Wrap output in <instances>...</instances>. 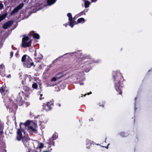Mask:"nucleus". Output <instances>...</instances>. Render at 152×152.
I'll return each mask as SVG.
<instances>
[{
  "instance_id": "f257e3e1",
  "label": "nucleus",
  "mask_w": 152,
  "mask_h": 152,
  "mask_svg": "<svg viewBox=\"0 0 152 152\" xmlns=\"http://www.w3.org/2000/svg\"><path fill=\"white\" fill-rule=\"evenodd\" d=\"M25 92L24 93L23 91H22L19 93L16 100V103H13L14 102H12V101L9 98H7V99L9 100L10 102L9 104H7V103H5V104L7 109L10 108V111H12L16 109L17 108V105L20 106L22 105L24 102L22 100V96L24 94L26 95H27L32 92L31 90H30L29 88H27Z\"/></svg>"
},
{
  "instance_id": "f03ea898",
  "label": "nucleus",
  "mask_w": 152,
  "mask_h": 152,
  "mask_svg": "<svg viewBox=\"0 0 152 152\" xmlns=\"http://www.w3.org/2000/svg\"><path fill=\"white\" fill-rule=\"evenodd\" d=\"M80 61H81V66L83 69L86 72H88L91 67L90 64L93 63H99L101 61L100 59L96 61L94 60L90 55H85L81 58L79 59Z\"/></svg>"
},
{
  "instance_id": "7ed1b4c3",
  "label": "nucleus",
  "mask_w": 152,
  "mask_h": 152,
  "mask_svg": "<svg viewBox=\"0 0 152 152\" xmlns=\"http://www.w3.org/2000/svg\"><path fill=\"white\" fill-rule=\"evenodd\" d=\"M20 126L21 128L23 127L25 129H27L28 132L31 134L37 133V125L32 121L28 120L24 124L20 123Z\"/></svg>"
},
{
  "instance_id": "20e7f679",
  "label": "nucleus",
  "mask_w": 152,
  "mask_h": 152,
  "mask_svg": "<svg viewBox=\"0 0 152 152\" xmlns=\"http://www.w3.org/2000/svg\"><path fill=\"white\" fill-rule=\"evenodd\" d=\"M18 129L17 132V139L18 141L22 140L24 146L28 148L29 144L30 138L25 134V129L23 127Z\"/></svg>"
},
{
  "instance_id": "39448f33",
  "label": "nucleus",
  "mask_w": 152,
  "mask_h": 152,
  "mask_svg": "<svg viewBox=\"0 0 152 152\" xmlns=\"http://www.w3.org/2000/svg\"><path fill=\"white\" fill-rule=\"evenodd\" d=\"M124 80L123 77H113V80L116 91L121 94L123 85L122 82Z\"/></svg>"
},
{
  "instance_id": "423d86ee",
  "label": "nucleus",
  "mask_w": 152,
  "mask_h": 152,
  "mask_svg": "<svg viewBox=\"0 0 152 152\" xmlns=\"http://www.w3.org/2000/svg\"><path fill=\"white\" fill-rule=\"evenodd\" d=\"M23 65L26 67L30 68L34 65V63L31 59L26 55H23L21 59Z\"/></svg>"
},
{
  "instance_id": "0eeeda50",
  "label": "nucleus",
  "mask_w": 152,
  "mask_h": 152,
  "mask_svg": "<svg viewBox=\"0 0 152 152\" xmlns=\"http://www.w3.org/2000/svg\"><path fill=\"white\" fill-rule=\"evenodd\" d=\"M32 43V40H29V37L25 36L22 39V46L23 48H26L29 46Z\"/></svg>"
},
{
  "instance_id": "6e6552de",
  "label": "nucleus",
  "mask_w": 152,
  "mask_h": 152,
  "mask_svg": "<svg viewBox=\"0 0 152 152\" xmlns=\"http://www.w3.org/2000/svg\"><path fill=\"white\" fill-rule=\"evenodd\" d=\"M67 15L68 18V23L70 26L72 28L74 25L77 24L75 21V16L73 18L72 15L71 13H68Z\"/></svg>"
},
{
  "instance_id": "1a4fd4ad",
  "label": "nucleus",
  "mask_w": 152,
  "mask_h": 152,
  "mask_svg": "<svg viewBox=\"0 0 152 152\" xmlns=\"http://www.w3.org/2000/svg\"><path fill=\"white\" fill-rule=\"evenodd\" d=\"M23 6L24 4L23 3L20 4L11 12L10 15H12L17 13Z\"/></svg>"
},
{
  "instance_id": "9d476101",
  "label": "nucleus",
  "mask_w": 152,
  "mask_h": 152,
  "mask_svg": "<svg viewBox=\"0 0 152 152\" xmlns=\"http://www.w3.org/2000/svg\"><path fill=\"white\" fill-rule=\"evenodd\" d=\"M52 104L51 102H48L46 104L43 103L42 105L43 109L46 111H48L51 109V106Z\"/></svg>"
},
{
  "instance_id": "9b49d317",
  "label": "nucleus",
  "mask_w": 152,
  "mask_h": 152,
  "mask_svg": "<svg viewBox=\"0 0 152 152\" xmlns=\"http://www.w3.org/2000/svg\"><path fill=\"white\" fill-rule=\"evenodd\" d=\"M76 77V80L75 82L76 83H79L80 85H83V83L82 82L84 81L85 78L84 77Z\"/></svg>"
},
{
  "instance_id": "f8f14e48",
  "label": "nucleus",
  "mask_w": 152,
  "mask_h": 152,
  "mask_svg": "<svg viewBox=\"0 0 152 152\" xmlns=\"http://www.w3.org/2000/svg\"><path fill=\"white\" fill-rule=\"evenodd\" d=\"M34 56L35 59L37 62L39 61L41 59H42L43 57V55L39 53L38 55L36 51H35Z\"/></svg>"
},
{
  "instance_id": "ddd939ff",
  "label": "nucleus",
  "mask_w": 152,
  "mask_h": 152,
  "mask_svg": "<svg viewBox=\"0 0 152 152\" xmlns=\"http://www.w3.org/2000/svg\"><path fill=\"white\" fill-rule=\"evenodd\" d=\"M5 86H3L0 89V92L1 93L2 95L4 96L5 94H8V91L7 90L5 89ZM2 98H4V96H3Z\"/></svg>"
},
{
  "instance_id": "4468645a",
  "label": "nucleus",
  "mask_w": 152,
  "mask_h": 152,
  "mask_svg": "<svg viewBox=\"0 0 152 152\" xmlns=\"http://www.w3.org/2000/svg\"><path fill=\"white\" fill-rule=\"evenodd\" d=\"M13 21L12 20L7 22L3 25V28L4 29H6L8 27L11 26L13 23Z\"/></svg>"
},
{
  "instance_id": "2eb2a0df",
  "label": "nucleus",
  "mask_w": 152,
  "mask_h": 152,
  "mask_svg": "<svg viewBox=\"0 0 152 152\" xmlns=\"http://www.w3.org/2000/svg\"><path fill=\"white\" fill-rule=\"evenodd\" d=\"M4 66L3 64H1L0 65V72L1 75V76H4V75H5L4 72Z\"/></svg>"
},
{
  "instance_id": "dca6fc26",
  "label": "nucleus",
  "mask_w": 152,
  "mask_h": 152,
  "mask_svg": "<svg viewBox=\"0 0 152 152\" xmlns=\"http://www.w3.org/2000/svg\"><path fill=\"white\" fill-rule=\"evenodd\" d=\"M112 74L113 76H119L122 75L119 70L113 71Z\"/></svg>"
},
{
  "instance_id": "f3484780",
  "label": "nucleus",
  "mask_w": 152,
  "mask_h": 152,
  "mask_svg": "<svg viewBox=\"0 0 152 152\" xmlns=\"http://www.w3.org/2000/svg\"><path fill=\"white\" fill-rule=\"evenodd\" d=\"M54 140H53V139L51 137L48 140L47 143L48 144L54 146V142L53 141Z\"/></svg>"
},
{
  "instance_id": "a211bd4d",
  "label": "nucleus",
  "mask_w": 152,
  "mask_h": 152,
  "mask_svg": "<svg viewBox=\"0 0 152 152\" xmlns=\"http://www.w3.org/2000/svg\"><path fill=\"white\" fill-rule=\"evenodd\" d=\"M31 35H33L34 38L37 39H39L40 38V36L39 34L37 33H35L34 31H32L31 32Z\"/></svg>"
},
{
  "instance_id": "6ab92c4d",
  "label": "nucleus",
  "mask_w": 152,
  "mask_h": 152,
  "mask_svg": "<svg viewBox=\"0 0 152 152\" xmlns=\"http://www.w3.org/2000/svg\"><path fill=\"white\" fill-rule=\"evenodd\" d=\"M57 0H47V2L48 5L49 6L54 4Z\"/></svg>"
},
{
  "instance_id": "aec40b11",
  "label": "nucleus",
  "mask_w": 152,
  "mask_h": 152,
  "mask_svg": "<svg viewBox=\"0 0 152 152\" xmlns=\"http://www.w3.org/2000/svg\"><path fill=\"white\" fill-rule=\"evenodd\" d=\"M90 2L87 0H86L84 1V6L86 8H88L89 7Z\"/></svg>"
},
{
  "instance_id": "412c9836",
  "label": "nucleus",
  "mask_w": 152,
  "mask_h": 152,
  "mask_svg": "<svg viewBox=\"0 0 152 152\" xmlns=\"http://www.w3.org/2000/svg\"><path fill=\"white\" fill-rule=\"evenodd\" d=\"M60 77H53L51 79V81L52 82L56 81L59 79Z\"/></svg>"
},
{
  "instance_id": "4be33fe9",
  "label": "nucleus",
  "mask_w": 152,
  "mask_h": 152,
  "mask_svg": "<svg viewBox=\"0 0 152 152\" xmlns=\"http://www.w3.org/2000/svg\"><path fill=\"white\" fill-rule=\"evenodd\" d=\"M58 137V134L56 133H54L52 137H51V138L53 139V140H56Z\"/></svg>"
},
{
  "instance_id": "5701e85b",
  "label": "nucleus",
  "mask_w": 152,
  "mask_h": 152,
  "mask_svg": "<svg viewBox=\"0 0 152 152\" xmlns=\"http://www.w3.org/2000/svg\"><path fill=\"white\" fill-rule=\"evenodd\" d=\"M85 19L83 18H80L77 20V22L78 23H81L82 22H84Z\"/></svg>"
},
{
  "instance_id": "b1692460",
  "label": "nucleus",
  "mask_w": 152,
  "mask_h": 152,
  "mask_svg": "<svg viewBox=\"0 0 152 152\" xmlns=\"http://www.w3.org/2000/svg\"><path fill=\"white\" fill-rule=\"evenodd\" d=\"M44 147V145L42 143H39L38 146L37 147V148H38L39 149H41L43 148Z\"/></svg>"
},
{
  "instance_id": "393cba45",
  "label": "nucleus",
  "mask_w": 152,
  "mask_h": 152,
  "mask_svg": "<svg viewBox=\"0 0 152 152\" xmlns=\"http://www.w3.org/2000/svg\"><path fill=\"white\" fill-rule=\"evenodd\" d=\"M6 15L5 14H3L0 15V22L6 18Z\"/></svg>"
},
{
  "instance_id": "a878e982",
  "label": "nucleus",
  "mask_w": 152,
  "mask_h": 152,
  "mask_svg": "<svg viewBox=\"0 0 152 152\" xmlns=\"http://www.w3.org/2000/svg\"><path fill=\"white\" fill-rule=\"evenodd\" d=\"M66 72H60L58 74V75H59V76H65V75H66Z\"/></svg>"
},
{
  "instance_id": "bb28decb",
  "label": "nucleus",
  "mask_w": 152,
  "mask_h": 152,
  "mask_svg": "<svg viewBox=\"0 0 152 152\" xmlns=\"http://www.w3.org/2000/svg\"><path fill=\"white\" fill-rule=\"evenodd\" d=\"M86 144L87 145H91L93 143V142L88 140H86Z\"/></svg>"
},
{
  "instance_id": "cd10ccee",
  "label": "nucleus",
  "mask_w": 152,
  "mask_h": 152,
  "mask_svg": "<svg viewBox=\"0 0 152 152\" xmlns=\"http://www.w3.org/2000/svg\"><path fill=\"white\" fill-rule=\"evenodd\" d=\"M38 85L36 83H34L32 85V87L34 89H37Z\"/></svg>"
},
{
  "instance_id": "c85d7f7f",
  "label": "nucleus",
  "mask_w": 152,
  "mask_h": 152,
  "mask_svg": "<svg viewBox=\"0 0 152 152\" xmlns=\"http://www.w3.org/2000/svg\"><path fill=\"white\" fill-rule=\"evenodd\" d=\"M3 128L4 127L1 124H0V133L1 134L3 132Z\"/></svg>"
},
{
  "instance_id": "c756f323",
  "label": "nucleus",
  "mask_w": 152,
  "mask_h": 152,
  "mask_svg": "<svg viewBox=\"0 0 152 152\" xmlns=\"http://www.w3.org/2000/svg\"><path fill=\"white\" fill-rule=\"evenodd\" d=\"M83 15H86V13H84V12L83 11H82L80 13H79L78 14V16H80Z\"/></svg>"
},
{
  "instance_id": "7c9ffc66",
  "label": "nucleus",
  "mask_w": 152,
  "mask_h": 152,
  "mask_svg": "<svg viewBox=\"0 0 152 152\" xmlns=\"http://www.w3.org/2000/svg\"><path fill=\"white\" fill-rule=\"evenodd\" d=\"M39 122L40 123V125L42 126H43L45 124V123L44 121H39Z\"/></svg>"
},
{
  "instance_id": "2f4dec72",
  "label": "nucleus",
  "mask_w": 152,
  "mask_h": 152,
  "mask_svg": "<svg viewBox=\"0 0 152 152\" xmlns=\"http://www.w3.org/2000/svg\"><path fill=\"white\" fill-rule=\"evenodd\" d=\"M4 7V5L1 3H0V10L2 9Z\"/></svg>"
},
{
  "instance_id": "473e14b6",
  "label": "nucleus",
  "mask_w": 152,
  "mask_h": 152,
  "mask_svg": "<svg viewBox=\"0 0 152 152\" xmlns=\"http://www.w3.org/2000/svg\"><path fill=\"white\" fill-rule=\"evenodd\" d=\"M49 69H47L44 72V74H45L46 73H47L49 71Z\"/></svg>"
},
{
  "instance_id": "72a5a7b5",
  "label": "nucleus",
  "mask_w": 152,
  "mask_h": 152,
  "mask_svg": "<svg viewBox=\"0 0 152 152\" xmlns=\"http://www.w3.org/2000/svg\"><path fill=\"white\" fill-rule=\"evenodd\" d=\"M83 11L84 12V13H86V12H87L88 11V9H85Z\"/></svg>"
},
{
  "instance_id": "f704fd0d",
  "label": "nucleus",
  "mask_w": 152,
  "mask_h": 152,
  "mask_svg": "<svg viewBox=\"0 0 152 152\" xmlns=\"http://www.w3.org/2000/svg\"><path fill=\"white\" fill-rule=\"evenodd\" d=\"M73 53H67L65 54L64 55H66V54H69L70 55L72 56V54H73Z\"/></svg>"
},
{
  "instance_id": "c9c22d12",
  "label": "nucleus",
  "mask_w": 152,
  "mask_h": 152,
  "mask_svg": "<svg viewBox=\"0 0 152 152\" xmlns=\"http://www.w3.org/2000/svg\"><path fill=\"white\" fill-rule=\"evenodd\" d=\"M53 64H50L49 65V66H48V69H49V68L52 67L53 66Z\"/></svg>"
},
{
  "instance_id": "e433bc0d",
  "label": "nucleus",
  "mask_w": 152,
  "mask_h": 152,
  "mask_svg": "<svg viewBox=\"0 0 152 152\" xmlns=\"http://www.w3.org/2000/svg\"><path fill=\"white\" fill-rule=\"evenodd\" d=\"M42 94H40V98H39V99L40 100H42Z\"/></svg>"
},
{
  "instance_id": "4c0bfd02",
  "label": "nucleus",
  "mask_w": 152,
  "mask_h": 152,
  "mask_svg": "<svg viewBox=\"0 0 152 152\" xmlns=\"http://www.w3.org/2000/svg\"><path fill=\"white\" fill-rule=\"evenodd\" d=\"M13 52H11V53H10L11 57H12L13 56Z\"/></svg>"
},
{
  "instance_id": "58836bf2",
  "label": "nucleus",
  "mask_w": 152,
  "mask_h": 152,
  "mask_svg": "<svg viewBox=\"0 0 152 152\" xmlns=\"http://www.w3.org/2000/svg\"><path fill=\"white\" fill-rule=\"evenodd\" d=\"M98 0H91V2H96Z\"/></svg>"
},
{
  "instance_id": "ea45409f",
  "label": "nucleus",
  "mask_w": 152,
  "mask_h": 152,
  "mask_svg": "<svg viewBox=\"0 0 152 152\" xmlns=\"http://www.w3.org/2000/svg\"><path fill=\"white\" fill-rule=\"evenodd\" d=\"M124 134V133H123V132L121 133L120 134V135L122 137H124V136H125L123 135V134Z\"/></svg>"
},
{
  "instance_id": "a19ab883",
  "label": "nucleus",
  "mask_w": 152,
  "mask_h": 152,
  "mask_svg": "<svg viewBox=\"0 0 152 152\" xmlns=\"http://www.w3.org/2000/svg\"><path fill=\"white\" fill-rule=\"evenodd\" d=\"M57 59H57H57H56V60H53V61H52V64H54V63H55V61H56V60H57Z\"/></svg>"
},
{
  "instance_id": "79ce46f5",
  "label": "nucleus",
  "mask_w": 152,
  "mask_h": 152,
  "mask_svg": "<svg viewBox=\"0 0 152 152\" xmlns=\"http://www.w3.org/2000/svg\"><path fill=\"white\" fill-rule=\"evenodd\" d=\"M40 117H41V116H40V115H38V116H37L36 117H35V118H40Z\"/></svg>"
},
{
  "instance_id": "37998d69",
  "label": "nucleus",
  "mask_w": 152,
  "mask_h": 152,
  "mask_svg": "<svg viewBox=\"0 0 152 152\" xmlns=\"http://www.w3.org/2000/svg\"><path fill=\"white\" fill-rule=\"evenodd\" d=\"M18 55V52L17 51V53L15 54V55L16 56H17Z\"/></svg>"
},
{
  "instance_id": "c03bdc74",
  "label": "nucleus",
  "mask_w": 152,
  "mask_h": 152,
  "mask_svg": "<svg viewBox=\"0 0 152 152\" xmlns=\"http://www.w3.org/2000/svg\"><path fill=\"white\" fill-rule=\"evenodd\" d=\"M92 93V92H90L89 93H88L87 94V95H89L90 94H91Z\"/></svg>"
},
{
  "instance_id": "a18cd8bd",
  "label": "nucleus",
  "mask_w": 152,
  "mask_h": 152,
  "mask_svg": "<svg viewBox=\"0 0 152 152\" xmlns=\"http://www.w3.org/2000/svg\"><path fill=\"white\" fill-rule=\"evenodd\" d=\"M81 74H80V75H85L84 74V73L83 72L82 73H81Z\"/></svg>"
},
{
  "instance_id": "49530a36",
  "label": "nucleus",
  "mask_w": 152,
  "mask_h": 152,
  "mask_svg": "<svg viewBox=\"0 0 152 152\" xmlns=\"http://www.w3.org/2000/svg\"><path fill=\"white\" fill-rule=\"evenodd\" d=\"M43 152H49V151H43Z\"/></svg>"
},
{
  "instance_id": "de8ad7c7",
  "label": "nucleus",
  "mask_w": 152,
  "mask_h": 152,
  "mask_svg": "<svg viewBox=\"0 0 152 152\" xmlns=\"http://www.w3.org/2000/svg\"><path fill=\"white\" fill-rule=\"evenodd\" d=\"M152 72V68H151L150 70L149 71V72Z\"/></svg>"
},
{
  "instance_id": "09e8293b",
  "label": "nucleus",
  "mask_w": 152,
  "mask_h": 152,
  "mask_svg": "<svg viewBox=\"0 0 152 152\" xmlns=\"http://www.w3.org/2000/svg\"><path fill=\"white\" fill-rule=\"evenodd\" d=\"M109 145V144H108V145L107 146V147H105L106 148H107V149H108V145Z\"/></svg>"
},
{
  "instance_id": "8fccbe9b",
  "label": "nucleus",
  "mask_w": 152,
  "mask_h": 152,
  "mask_svg": "<svg viewBox=\"0 0 152 152\" xmlns=\"http://www.w3.org/2000/svg\"><path fill=\"white\" fill-rule=\"evenodd\" d=\"M64 25L66 27L68 25V24H64Z\"/></svg>"
},
{
  "instance_id": "3c124183",
  "label": "nucleus",
  "mask_w": 152,
  "mask_h": 152,
  "mask_svg": "<svg viewBox=\"0 0 152 152\" xmlns=\"http://www.w3.org/2000/svg\"><path fill=\"white\" fill-rule=\"evenodd\" d=\"M92 120H93V118H91V119H89V120L90 121H92Z\"/></svg>"
},
{
  "instance_id": "603ef678",
  "label": "nucleus",
  "mask_w": 152,
  "mask_h": 152,
  "mask_svg": "<svg viewBox=\"0 0 152 152\" xmlns=\"http://www.w3.org/2000/svg\"><path fill=\"white\" fill-rule=\"evenodd\" d=\"M22 83L23 84H24V82L23 81H22Z\"/></svg>"
},
{
  "instance_id": "864d4df0",
  "label": "nucleus",
  "mask_w": 152,
  "mask_h": 152,
  "mask_svg": "<svg viewBox=\"0 0 152 152\" xmlns=\"http://www.w3.org/2000/svg\"><path fill=\"white\" fill-rule=\"evenodd\" d=\"M49 85V86H54V85Z\"/></svg>"
},
{
  "instance_id": "5fc2aeb1",
  "label": "nucleus",
  "mask_w": 152,
  "mask_h": 152,
  "mask_svg": "<svg viewBox=\"0 0 152 152\" xmlns=\"http://www.w3.org/2000/svg\"><path fill=\"white\" fill-rule=\"evenodd\" d=\"M88 147H89V146ZM86 148H90V147H87Z\"/></svg>"
},
{
  "instance_id": "6e6d98bb",
  "label": "nucleus",
  "mask_w": 152,
  "mask_h": 152,
  "mask_svg": "<svg viewBox=\"0 0 152 152\" xmlns=\"http://www.w3.org/2000/svg\"><path fill=\"white\" fill-rule=\"evenodd\" d=\"M7 76H10V75H8Z\"/></svg>"
},
{
  "instance_id": "4d7b16f0",
  "label": "nucleus",
  "mask_w": 152,
  "mask_h": 152,
  "mask_svg": "<svg viewBox=\"0 0 152 152\" xmlns=\"http://www.w3.org/2000/svg\"><path fill=\"white\" fill-rule=\"evenodd\" d=\"M79 54H81V53L80 52H79Z\"/></svg>"
},
{
  "instance_id": "13d9d810",
  "label": "nucleus",
  "mask_w": 152,
  "mask_h": 152,
  "mask_svg": "<svg viewBox=\"0 0 152 152\" xmlns=\"http://www.w3.org/2000/svg\"><path fill=\"white\" fill-rule=\"evenodd\" d=\"M65 85H64V87H65Z\"/></svg>"
},
{
  "instance_id": "bf43d9fd",
  "label": "nucleus",
  "mask_w": 152,
  "mask_h": 152,
  "mask_svg": "<svg viewBox=\"0 0 152 152\" xmlns=\"http://www.w3.org/2000/svg\"><path fill=\"white\" fill-rule=\"evenodd\" d=\"M86 95V94H85L84 96H85Z\"/></svg>"
},
{
  "instance_id": "052dcab7",
  "label": "nucleus",
  "mask_w": 152,
  "mask_h": 152,
  "mask_svg": "<svg viewBox=\"0 0 152 152\" xmlns=\"http://www.w3.org/2000/svg\"><path fill=\"white\" fill-rule=\"evenodd\" d=\"M136 98H135V100H136Z\"/></svg>"
},
{
  "instance_id": "680f3d73",
  "label": "nucleus",
  "mask_w": 152,
  "mask_h": 152,
  "mask_svg": "<svg viewBox=\"0 0 152 152\" xmlns=\"http://www.w3.org/2000/svg\"><path fill=\"white\" fill-rule=\"evenodd\" d=\"M40 9H39L38 10H40Z\"/></svg>"
},
{
  "instance_id": "e2e57ef3",
  "label": "nucleus",
  "mask_w": 152,
  "mask_h": 152,
  "mask_svg": "<svg viewBox=\"0 0 152 152\" xmlns=\"http://www.w3.org/2000/svg\"><path fill=\"white\" fill-rule=\"evenodd\" d=\"M59 106H60V104H59Z\"/></svg>"
}]
</instances>
